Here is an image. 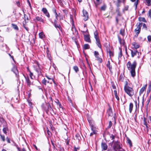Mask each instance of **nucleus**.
<instances>
[{
	"mask_svg": "<svg viewBox=\"0 0 151 151\" xmlns=\"http://www.w3.org/2000/svg\"><path fill=\"white\" fill-rule=\"evenodd\" d=\"M137 65V63L134 61L132 63L129 61L127 64V68L130 71L131 76L134 77L135 76V69Z\"/></svg>",
	"mask_w": 151,
	"mask_h": 151,
	"instance_id": "f257e3e1",
	"label": "nucleus"
},
{
	"mask_svg": "<svg viewBox=\"0 0 151 151\" xmlns=\"http://www.w3.org/2000/svg\"><path fill=\"white\" fill-rule=\"evenodd\" d=\"M111 146L113 147L114 151H119L122 148V145L118 141L113 140L111 143Z\"/></svg>",
	"mask_w": 151,
	"mask_h": 151,
	"instance_id": "f03ea898",
	"label": "nucleus"
},
{
	"mask_svg": "<svg viewBox=\"0 0 151 151\" xmlns=\"http://www.w3.org/2000/svg\"><path fill=\"white\" fill-rule=\"evenodd\" d=\"M124 90L125 92L130 96H132L134 94L133 89L131 87H130L127 84L124 86Z\"/></svg>",
	"mask_w": 151,
	"mask_h": 151,
	"instance_id": "7ed1b4c3",
	"label": "nucleus"
},
{
	"mask_svg": "<svg viewBox=\"0 0 151 151\" xmlns=\"http://www.w3.org/2000/svg\"><path fill=\"white\" fill-rule=\"evenodd\" d=\"M94 38L96 40V43L98 46L100 48H101V45L100 40L99 38L98 34L96 31H95L94 33Z\"/></svg>",
	"mask_w": 151,
	"mask_h": 151,
	"instance_id": "20e7f679",
	"label": "nucleus"
},
{
	"mask_svg": "<svg viewBox=\"0 0 151 151\" xmlns=\"http://www.w3.org/2000/svg\"><path fill=\"white\" fill-rule=\"evenodd\" d=\"M142 23H137L136 26L137 28L135 29L134 32L136 34L138 35L140 32L141 27L142 26Z\"/></svg>",
	"mask_w": 151,
	"mask_h": 151,
	"instance_id": "39448f33",
	"label": "nucleus"
},
{
	"mask_svg": "<svg viewBox=\"0 0 151 151\" xmlns=\"http://www.w3.org/2000/svg\"><path fill=\"white\" fill-rule=\"evenodd\" d=\"M35 70L37 72L38 75H41V69L40 68L39 64L37 63V65H34Z\"/></svg>",
	"mask_w": 151,
	"mask_h": 151,
	"instance_id": "423d86ee",
	"label": "nucleus"
},
{
	"mask_svg": "<svg viewBox=\"0 0 151 151\" xmlns=\"http://www.w3.org/2000/svg\"><path fill=\"white\" fill-rule=\"evenodd\" d=\"M83 19L85 21L87 20L88 18V13L86 10H83Z\"/></svg>",
	"mask_w": 151,
	"mask_h": 151,
	"instance_id": "0eeeda50",
	"label": "nucleus"
},
{
	"mask_svg": "<svg viewBox=\"0 0 151 151\" xmlns=\"http://www.w3.org/2000/svg\"><path fill=\"white\" fill-rule=\"evenodd\" d=\"M101 148L102 151L103 150H107L108 146L106 144L105 142H102L101 145Z\"/></svg>",
	"mask_w": 151,
	"mask_h": 151,
	"instance_id": "6e6552de",
	"label": "nucleus"
},
{
	"mask_svg": "<svg viewBox=\"0 0 151 151\" xmlns=\"http://www.w3.org/2000/svg\"><path fill=\"white\" fill-rule=\"evenodd\" d=\"M42 11L47 17L49 18L50 17V14L46 8H43Z\"/></svg>",
	"mask_w": 151,
	"mask_h": 151,
	"instance_id": "1a4fd4ad",
	"label": "nucleus"
},
{
	"mask_svg": "<svg viewBox=\"0 0 151 151\" xmlns=\"http://www.w3.org/2000/svg\"><path fill=\"white\" fill-rule=\"evenodd\" d=\"M131 53V56L132 57L136 55L137 53H139V52L136 50H130Z\"/></svg>",
	"mask_w": 151,
	"mask_h": 151,
	"instance_id": "9d476101",
	"label": "nucleus"
},
{
	"mask_svg": "<svg viewBox=\"0 0 151 151\" xmlns=\"http://www.w3.org/2000/svg\"><path fill=\"white\" fill-rule=\"evenodd\" d=\"M132 2H134V5L135 6V9H136L138 4L139 0H130Z\"/></svg>",
	"mask_w": 151,
	"mask_h": 151,
	"instance_id": "9b49d317",
	"label": "nucleus"
},
{
	"mask_svg": "<svg viewBox=\"0 0 151 151\" xmlns=\"http://www.w3.org/2000/svg\"><path fill=\"white\" fill-rule=\"evenodd\" d=\"M84 40L86 42H91V40L90 38V37H89V36L88 35H84Z\"/></svg>",
	"mask_w": 151,
	"mask_h": 151,
	"instance_id": "f8f14e48",
	"label": "nucleus"
},
{
	"mask_svg": "<svg viewBox=\"0 0 151 151\" xmlns=\"http://www.w3.org/2000/svg\"><path fill=\"white\" fill-rule=\"evenodd\" d=\"M12 70L15 74L16 76L17 77L18 72L16 68L15 67H14L12 69Z\"/></svg>",
	"mask_w": 151,
	"mask_h": 151,
	"instance_id": "ddd939ff",
	"label": "nucleus"
},
{
	"mask_svg": "<svg viewBox=\"0 0 151 151\" xmlns=\"http://www.w3.org/2000/svg\"><path fill=\"white\" fill-rule=\"evenodd\" d=\"M35 19L37 21L39 22H41L43 23H44L45 22V20L41 17L37 16L36 17Z\"/></svg>",
	"mask_w": 151,
	"mask_h": 151,
	"instance_id": "4468645a",
	"label": "nucleus"
},
{
	"mask_svg": "<svg viewBox=\"0 0 151 151\" xmlns=\"http://www.w3.org/2000/svg\"><path fill=\"white\" fill-rule=\"evenodd\" d=\"M107 112H108V114L109 116H112L113 115V114L112 110L110 107L109 109L107 111Z\"/></svg>",
	"mask_w": 151,
	"mask_h": 151,
	"instance_id": "2eb2a0df",
	"label": "nucleus"
},
{
	"mask_svg": "<svg viewBox=\"0 0 151 151\" xmlns=\"http://www.w3.org/2000/svg\"><path fill=\"white\" fill-rule=\"evenodd\" d=\"M132 45L134 46V47L135 49H137L139 47V45L136 42H134L132 43Z\"/></svg>",
	"mask_w": 151,
	"mask_h": 151,
	"instance_id": "dca6fc26",
	"label": "nucleus"
},
{
	"mask_svg": "<svg viewBox=\"0 0 151 151\" xmlns=\"http://www.w3.org/2000/svg\"><path fill=\"white\" fill-rule=\"evenodd\" d=\"M133 104L132 103H130L129 105V110L130 113L132 112L133 108Z\"/></svg>",
	"mask_w": 151,
	"mask_h": 151,
	"instance_id": "f3484780",
	"label": "nucleus"
},
{
	"mask_svg": "<svg viewBox=\"0 0 151 151\" xmlns=\"http://www.w3.org/2000/svg\"><path fill=\"white\" fill-rule=\"evenodd\" d=\"M12 27L15 30H19L18 27L17 25L14 24H12Z\"/></svg>",
	"mask_w": 151,
	"mask_h": 151,
	"instance_id": "a211bd4d",
	"label": "nucleus"
},
{
	"mask_svg": "<svg viewBox=\"0 0 151 151\" xmlns=\"http://www.w3.org/2000/svg\"><path fill=\"white\" fill-rule=\"evenodd\" d=\"M143 124L145 125L147 127H148L147 124V119L145 117L143 119Z\"/></svg>",
	"mask_w": 151,
	"mask_h": 151,
	"instance_id": "6ab92c4d",
	"label": "nucleus"
},
{
	"mask_svg": "<svg viewBox=\"0 0 151 151\" xmlns=\"http://www.w3.org/2000/svg\"><path fill=\"white\" fill-rule=\"evenodd\" d=\"M39 37L41 38H43L45 37V35L43 32H41L39 33Z\"/></svg>",
	"mask_w": 151,
	"mask_h": 151,
	"instance_id": "aec40b11",
	"label": "nucleus"
},
{
	"mask_svg": "<svg viewBox=\"0 0 151 151\" xmlns=\"http://www.w3.org/2000/svg\"><path fill=\"white\" fill-rule=\"evenodd\" d=\"M29 75L30 78L32 79H33L34 78H35V77L34 76L33 73L31 72L30 70H29Z\"/></svg>",
	"mask_w": 151,
	"mask_h": 151,
	"instance_id": "412c9836",
	"label": "nucleus"
},
{
	"mask_svg": "<svg viewBox=\"0 0 151 151\" xmlns=\"http://www.w3.org/2000/svg\"><path fill=\"white\" fill-rule=\"evenodd\" d=\"M119 49L120 50V51L119 52V54H118V58H119H119H120L122 55V49H121V48H119Z\"/></svg>",
	"mask_w": 151,
	"mask_h": 151,
	"instance_id": "4be33fe9",
	"label": "nucleus"
},
{
	"mask_svg": "<svg viewBox=\"0 0 151 151\" xmlns=\"http://www.w3.org/2000/svg\"><path fill=\"white\" fill-rule=\"evenodd\" d=\"M145 87H143L139 91L140 95H141L144 92V91H145Z\"/></svg>",
	"mask_w": 151,
	"mask_h": 151,
	"instance_id": "5701e85b",
	"label": "nucleus"
},
{
	"mask_svg": "<svg viewBox=\"0 0 151 151\" xmlns=\"http://www.w3.org/2000/svg\"><path fill=\"white\" fill-rule=\"evenodd\" d=\"M91 130L92 131V132L94 133V134H96L97 132V130L95 129L93 127H91Z\"/></svg>",
	"mask_w": 151,
	"mask_h": 151,
	"instance_id": "b1692460",
	"label": "nucleus"
},
{
	"mask_svg": "<svg viewBox=\"0 0 151 151\" xmlns=\"http://www.w3.org/2000/svg\"><path fill=\"white\" fill-rule=\"evenodd\" d=\"M90 48V46L88 44H85L84 45V49H88Z\"/></svg>",
	"mask_w": 151,
	"mask_h": 151,
	"instance_id": "393cba45",
	"label": "nucleus"
},
{
	"mask_svg": "<svg viewBox=\"0 0 151 151\" xmlns=\"http://www.w3.org/2000/svg\"><path fill=\"white\" fill-rule=\"evenodd\" d=\"M53 24L56 28H58L59 29H60L61 27L60 26V25H58L57 24V22L55 24L53 23Z\"/></svg>",
	"mask_w": 151,
	"mask_h": 151,
	"instance_id": "a878e982",
	"label": "nucleus"
},
{
	"mask_svg": "<svg viewBox=\"0 0 151 151\" xmlns=\"http://www.w3.org/2000/svg\"><path fill=\"white\" fill-rule=\"evenodd\" d=\"M96 60L100 63H101L102 62V60L101 58H100L99 56H97L96 57Z\"/></svg>",
	"mask_w": 151,
	"mask_h": 151,
	"instance_id": "bb28decb",
	"label": "nucleus"
},
{
	"mask_svg": "<svg viewBox=\"0 0 151 151\" xmlns=\"http://www.w3.org/2000/svg\"><path fill=\"white\" fill-rule=\"evenodd\" d=\"M96 60L100 63H101L102 62V60L101 58H100L99 56H97L96 57Z\"/></svg>",
	"mask_w": 151,
	"mask_h": 151,
	"instance_id": "cd10ccee",
	"label": "nucleus"
},
{
	"mask_svg": "<svg viewBox=\"0 0 151 151\" xmlns=\"http://www.w3.org/2000/svg\"><path fill=\"white\" fill-rule=\"evenodd\" d=\"M96 60L100 63H101L102 62V60L101 58H100L99 56H97L96 57Z\"/></svg>",
	"mask_w": 151,
	"mask_h": 151,
	"instance_id": "c85d7f7f",
	"label": "nucleus"
},
{
	"mask_svg": "<svg viewBox=\"0 0 151 151\" xmlns=\"http://www.w3.org/2000/svg\"><path fill=\"white\" fill-rule=\"evenodd\" d=\"M96 60L100 63H101L102 62V60L101 58H100L99 56H97L96 57Z\"/></svg>",
	"mask_w": 151,
	"mask_h": 151,
	"instance_id": "c756f323",
	"label": "nucleus"
},
{
	"mask_svg": "<svg viewBox=\"0 0 151 151\" xmlns=\"http://www.w3.org/2000/svg\"><path fill=\"white\" fill-rule=\"evenodd\" d=\"M26 81L28 85L30 86V81L29 79L28 78H26Z\"/></svg>",
	"mask_w": 151,
	"mask_h": 151,
	"instance_id": "7c9ffc66",
	"label": "nucleus"
},
{
	"mask_svg": "<svg viewBox=\"0 0 151 151\" xmlns=\"http://www.w3.org/2000/svg\"><path fill=\"white\" fill-rule=\"evenodd\" d=\"M145 1L148 6H150L151 5V0H146Z\"/></svg>",
	"mask_w": 151,
	"mask_h": 151,
	"instance_id": "2f4dec72",
	"label": "nucleus"
},
{
	"mask_svg": "<svg viewBox=\"0 0 151 151\" xmlns=\"http://www.w3.org/2000/svg\"><path fill=\"white\" fill-rule=\"evenodd\" d=\"M121 2V0H117V3L116 4V6L117 7H119L120 6V3Z\"/></svg>",
	"mask_w": 151,
	"mask_h": 151,
	"instance_id": "473e14b6",
	"label": "nucleus"
},
{
	"mask_svg": "<svg viewBox=\"0 0 151 151\" xmlns=\"http://www.w3.org/2000/svg\"><path fill=\"white\" fill-rule=\"evenodd\" d=\"M47 82V83H49V81H47L45 78H44L42 81V83L45 85L46 84V83Z\"/></svg>",
	"mask_w": 151,
	"mask_h": 151,
	"instance_id": "72a5a7b5",
	"label": "nucleus"
},
{
	"mask_svg": "<svg viewBox=\"0 0 151 151\" xmlns=\"http://www.w3.org/2000/svg\"><path fill=\"white\" fill-rule=\"evenodd\" d=\"M106 66L109 68V69L110 70L112 69V66L110 65L109 61H108V63L107 64Z\"/></svg>",
	"mask_w": 151,
	"mask_h": 151,
	"instance_id": "f704fd0d",
	"label": "nucleus"
},
{
	"mask_svg": "<svg viewBox=\"0 0 151 151\" xmlns=\"http://www.w3.org/2000/svg\"><path fill=\"white\" fill-rule=\"evenodd\" d=\"M73 69L76 72H77L78 71V68L77 66H75L73 67Z\"/></svg>",
	"mask_w": 151,
	"mask_h": 151,
	"instance_id": "c9c22d12",
	"label": "nucleus"
},
{
	"mask_svg": "<svg viewBox=\"0 0 151 151\" xmlns=\"http://www.w3.org/2000/svg\"><path fill=\"white\" fill-rule=\"evenodd\" d=\"M106 8V6L105 4H104L101 7V9L103 11L105 10Z\"/></svg>",
	"mask_w": 151,
	"mask_h": 151,
	"instance_id": "e433bc0d",
	"label": "nucleus"
},
{
	"mask_svg": "<svg viewBox=\"0 0 151 151\" xmlns=\"http://www.w3.org/2000/svg\"><path fill=\"white\" fill-rule=\"evenodd\" d=\"M127 142L129 145L130 146H132V143L131 140L128 138H127Z\"/></svg>",
	"mask_w": 151,
	"mask_h": 151,
	"instance_id": "4c0bfd02",
	"label": "nucleus"
},
{
	"mask_svg": "<svg viewBox=\"0 0 151 151\" xmlns=\"http://www.w3.org/2000/svg\"><path fill=\"white\" fill-rule=\"evenodd\" d=\"M139 20L140 21H142L143 22H145V20L144 18L139 17Z\"/></svg>",
	"mask_w": 151,
	"mask_h": 151,
	"instance_id": "58836bf2",
	"label": "nucleus"
},
{
	"mask_svg": "<svg viewBox=\"0 0 151 151\" xmlns=\"http://www.w3.org/2000/svg\"><path fill=\"white\" fill-rule=\"evenodd\" d=\"M1 138L2 140V141L4 142L5 141V136L4 135H2L1 134L0 135Z\"/></svg>",
	"mask_w": 151,
	"mask_h": 151,
	"instance_id": "ea45409f",
	"label": "nucleus"
},
{
	"mask_svg": "<svg viewBox=\"0 0 151 151\" xmlns=\"http://www.w3.org/2000/svg\"><path fill=\"white\" fill-rule=\"evenodd\" d=\"M120 34L123 36L124 35V30L123 29H121L120 30Z\"/></svg>",
	"mask_w": 151,
	"mask_h": 151,
	"instance_id": "a19ab883",
	"label": "nucleus"
},
{
	"mask_svg": "<svg viewBox=\"0 0 151 151\" xmlns=\"http://www.w3.org/2000/svg\"><path fill=\"white\" fill-rule=\"evenodd\" d=\"M142 26H143V28L145 29L146 30H147V26L145 24V23H143V24L142 23Z\"/></svg>",
	"mask_w": 151,
	"mask_h": 151,
	"instance_id": "79ce46f5",
	"label": "nucleus"
},
{
	"mask_svg": "<svg viewBox=\"0 0 151 151\" xmlns=\"http://www.w3.org/2000/svg\"><path fill=\"white\" fill-rule=\"evenodd\" d=\"M112 124L111 121H110L109 122V125L108 127V128H110L112 126Z\"/></svg>",
	"mask_w": 151,
	"mask_h": 151,
	"instance_id": "37998d69",
	"label": "nucleus"
},
{
	"mask_svg": "<svg viewBox=\"0 0 151 151\" xmlns=\"http://www.w3.org/2000/svg\"><path fill=\"white\" fill-rule=\"evenodd\" d=\"M54 12L55 13V15L56 17V18L57 19H58L57 17L58 16V14L56 12V10L55 9L54 10Z\"/></svg>",
	"mask_w": 151,
	"mask_h": 151,
	"instance_id": "c03bdc74",
	"label": "nucleus"
},
{
	"mask_svg": "<svg viewBox=\"0 0 151 151\" xmlns=\"http://www.w3.org/2000/svg\"><path fill=\"white\" fill-rule=\"evenodd\" d=\"M23 26L24 27V29L27 31H28L29 30V29L26 26H25V24H24V22L23 23Z\"/></svg>",
	"mask_w": 151,
	"mask_h": 151,
	"instance_id": "a18cd8bd",
	"label": "nucleus"
},
{
	"mask_svg": "<svg viewBox=\"0 0 151 151\" xmlns=\"http://www.w3.org/2000/svg\"><path fill=\"white\" fill-rule=\"evenodd\" d=\"M99 55V53L98 52L96 51H95L94 52V55L96 57L97 56H98Z\"/></svg>",
	"mask_w": 151,
	"mask_h": 151,
	"instance_id": "49530a36",
	"label": "nucleus"
},
{
	"mask_svg": "<svg viewBox=\"0 0 151 151\" xmlns=\"http://www.w3.org/2000/svg\"><path fill=\"white\" fill-rule=\"evenodd\" d=\"M76 137L79 140H80V137L79 134H77L76 135Z\"/></svg>",
	"mask_w": 151,
	"mask_h": 151,
	"instance_id": "de8ad7c7",
	"label": "nucleus"
},
{
	"mask_svg": "<svg viewBox=\"0 0 151 151\" xmlns=\"http://www.w3.org/2000/svg\"><path fill=\"white\" fill-rule=\"evenodd\" d=\"M47 108L48 110L49 111H51L52 110L50 105L49 104L47 106Z\"/></svg>",
	"mask_w": 151,
	"mask_h": 151,
	"instance_id": "09e8293b",
	"label": "nucleus"
},
{
	"mask_svg": "<svg viewBox=\"0 0 151 151\" xmlns=\"http://www.w3.org/2000/svg\"><path fill=\"white\" fill-rule=\"evenodd\" d=\"M62 11H63L64 15H66L67 14V13H68V11L66 10H65V9L63 10Z\"/></svg>",
	"mask_w": 151,
	"mask_h": 151,
	"instance_id": "8fccbe9b",
	"label": "nucleus"
},
{
	"mask_svg": "<svg viewBox=\"0 0 151 151\" xmlns=\"http://www.w3.org/2000/svg\"><path fill=\"white\" fill-rule=\"evenodd\" d=\"M74 29L75 30V33L73 32V34H75V35H77L78 34V31L76 30L75 28H73L72 30H73Z\"/></svg>",
	"mask_w": 151,
	"mask_h": 151,
	"instance_id": "3c124183",
	"label": "nucleus"
},
{
	"mask_svg": "<svg viewBox=\"0 0 151 151\" xmlns=\"http://www.w3.org/2000/svg\"><path fill=\"white\" fill-rule=\"evenodd\" d=\"M6 130V128H4L3 129V131L5 134H6L7 133Z\"/></svg>",
	"mask_w": 151,
	"mask_h": 151,
	"instance_id": "603ef678",
	"label": "nucleus"
},
{
	"mask_svg": "<svg viewBox=\"0 0 151 151\" xmlns=\"http://www.w3.org/2000/svg\"><path fill=\"white\" fill-rule=\"evenodd\" d=\"M109 54L110 56H113L114 55V53L113 52L110 51L109 52Z\"/></svg>",
	"mask_w": 151,
	"mask_h": 151,
	"instance_id": "864d4df0",
	"label": "nucleus"
},
{
	"mask_svg": "<svg viewBox=\"0 0 151 151\" xmlns=\"http://www.w3.org/2000/svg\"><path fill=\"white\" fill-rule=\"evenodd\" d=\"M147 39L148 41L149 42H151V36H149L147 37Z\"/></svg>",
	"mask_w": 151,
	"mask_h": 151,
	"instance_id": "5fc2aeb1",
	"label": "nucleus"
},
{
	"mask_svg": "<svg viewBox=\"0 0 151 151\" xmlns=\"http://www.w3.org/2000/svg\"><path fill=\"white\" fill-rule=\"evenodd\" d=\"M149 16L151 18V9H150L148 13Z\"/></svg>",
	"mask_w": 151,
	"mask_h": 151,
	"instance_id": "6e6d98bb",
	"label": "nucleus"
},
{
	"mask_svg": "<svg viewBox=\"0 0 151 151\" xmlns=\"http://www.w3.org/2000/svg\"><path fill=\"white\" fill-rule=\"evenodd\" d=\"M129 8V6H126L124 7V11H127L128 9Z\"/></svg>",
	"mask_w": 151,
	"mask_h": 151,
	"instance_id": "4d7b16f0",
	"label": "nucleus"
},
{
	"mask_svg": "<svg viewBox=\"0 0 151 151\" xmlns=\"http://www.w3.org/2000/svg\"><path fill=\"white\" fill-rule=\"evenodd\" d=\"M57 19H56H56L54 20V22H52L51 20L50 21H51L52 23L55 24L57 22Z\"/></svg>",
	"mask_w": 151,
	"mask_h": 151,
	"instance_id": "13d9d810",
	"label": "nucleus"
},
{
	"mask_svg": "<svg viewBox=\"0 0 151 151\" xmlns=\"http://www.w3.org/2000/svg\"><path fill=\"white\" fill-rule=\"evenodd\" d=\"M6 139L8 143H10V140L9 139L8 137H7L6 138Z\"/></svg>",
	"mask_w": 151,
	"mask_h": 151,
	"instance_id": "bf43d9fd",
	"label": "nucleus"
},
{
	"mask_svg": "<svg viewBox=\"0 0 151 151\" xmlns=\"http://www.w3.org/2000/svg\"><path fill=\"white\" fill-rule=\"evenodd\" d=\"M28 103H29V106H30V107H32V103L31 102L29 101H28Z\"/></svg>",
	"mask_w": 151,
	"mask_h": 151,
	"instance_id": "052dcab7",
	"label": "nucleus"
},
{
	"mask_svg": "<svg viewBox=\"0 0 151 151\" xmlns=\"http://www.w3.org/2000/svg\"><path fill=\"white\" fill-rule=\"evenodd\" d=\"M115 137L112 134L110 136V138H111L112 139H114V138Z\"/></svg>",
	"mask_w": 151,
	"mask_h": 151,
	"instance_id": "680f3d73",
	"label": "nucleus"
},
{
	"mask_svg": "<svg viewBox=\"0 0 151 151\" xmlns=\"http://www.w3.org/2000/svg\"><path fill=\"white\" fill-rule=\"evenodd\" d=\"M123 77L122 76H120V77H119V80H121L122 81L123 80Z\"/></svg>",
	"mask_w": 151,
	"mask_h": 151,
	"instance_id": "e2e57ef3",
	"label": "nucleus"
},
{
	"mask_svg": "<svg viewBox=\"0 0 151 151\" xmlns=\"http://www.w3.org/2000/svg\"><path fill=\"white\" fill-rule=\"evenodd\" d=\"M48 57L49 60H51V56L50 54H48V53H47Z\"/></svg>",
	"mask_w": 151,
	"mask_h": 151,
	"instance_id": "0e129e2a",
	"label": "nucleus"
},
{
	"mask_svg": "<svg viewBox=\"0 0 151 151\" xmlns=\"http://www.w3.org/2000/svg\"><path fill=\"white\" fill-rule=\"evenodd\" d=\"M151 97H150V96L149 97V99H148V103H147V105H148L149 103L150 102V99H151Z\"/></svg>",
	"mask_w": 151,
	"mask_h": 151,
	"instance_id": "69168bd1",
	"label": "nucleus"
},
{
	"mask_svg": "<svg viewBox=\"0 0 151 151\" xmlns=\"http://www.w3.org/2000/svg\"><path fill=\"white\" fill-rule=\"evenodd\" d=\"M119 42H120V43L121 44H122L123 45H124V43L123 42H122V40H121V39H119Z\"/></svg>",
	"mask_w": 151,
	"mask_h": 151,
	"instance_id": "338daca9",
	"label": "nucleus"
},
{
	"mask_svg": "<svg viewBox=\"0 0 151 151\" xmlns=\"http://www.w3.org/2000/svg\"><path fill=\"white\" fill-rule=\"evenodd\" d=\"M114 95H115V96L117 95V91H116V90H114Z\"/></svg>",
	"mask_w": 151,
	"mask_h": 151,
	"instance_id": "774afa93",
	"label": "nucleus"
}]
</instances>
